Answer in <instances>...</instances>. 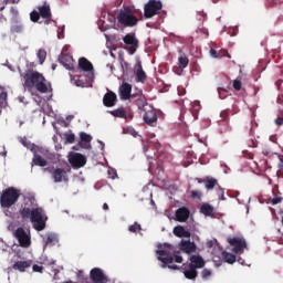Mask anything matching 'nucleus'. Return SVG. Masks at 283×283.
I'll return each mask as SVG.
<instances>
[{
	"label": "nucleus",
	"instance_id": "1",
	"mask_svg": "<svg viewBox=\"0 0 283 283\" xmlns=\"http://www.w3.org/2000/svg\"><path fill=\"white\" fill-rule=\"evenodd\" d=\"M24 81L23 86L27 90H36L40 94H48L52 90V84L45 78L43 73H39L34 70H27L22 74Z\"/></svg>",
	"mask_w": 283,
	"mask_h": 283
},
{
	"label": "nucleus",
	"instance_id": "2",
	"mask_svg": "<svg viewBox=\"0 0 283 283\" xmlns=\"http://www.w3.org/2000/svg\"><path fill=\"white\" fill-rule=\"evenodd\" d=\"M157 255L159 262H163V269H171L172 271H178V265L174 264H182V256L180 255V251H175L174 248L169 243H165L164 245H159V250H157Z\"/></svg>",
	"mask_w": 283,
	"mask_h": 283
},
{
	"label": "nucleus",
	"instance_id": "3",
	"mask_svg": "<svg viewBox=\"0 0 283 283\" xmlns=\"http://www.w3.org/2000/svg\"><path fill=\"white\" fill-rule=\"evenodd\" d=\"M19 198H21V190L9 187L0 195V206L2 209H10L15 202H19Z\"/></svg>",
	"mask_w": 283,
	"mask_h": 283
},
{
	"label": "nucleus",
	"instance_id": "4",
	"mask_svg": "<svg viewBox=\"0 0 283 283\" xmlns=\"http://www.w3.org/2000/svg\"><path fill=\"white\" fill-rule=\"evenodd\" d=\"M117 21L124 28H134L138 25V18L134 15V12L129 9V7L122 10L117 15Z\"/></svg>",
	"mask_w": 283,
	"mask_h": 283
},
{
	"label": "nucleus",
	"instance_id": "5",
	"mask_svg": "<svg viewBox=\"0 0 283 283\" xmlns=\"http://www.w3.org/2000/svg\"><path fill=\"white\" fill-rule=\"evenodd\" d=\"M44 171H48V174H51L53 182H69L70 177L67 176V171L70 169L65 168H54V166L48 167L44 169Z\"/></svg>",
	"mask_w": 283,
	"mask_h": 283
},
{
	"label": "nucleus",
	"instance_id": "6",
	"mask_svg": "<svg viewBox=\"0 0 283 283\" xmlns=\"http://www.w3.org/2000/svg\"><path fill=\"white\" fill-rule=\"evenodd\" d=\"M161 10H163V2L153 0L145 6L144 15L146 19H151V17H156V14H160Z\"/></svg>",
	"mask_w": 283,
	"mask_h": 283
},
{
	"label": "nucleus",
	"instance_id": "7",
	"mask_svg": "<svg viewBox=\"0 0 283 283\" xmlns=\"http://www.w3.org/2000/svg\"><path fill=\"white\" fill-rule=\"evenodd\" d=\"M13 235L18 240L20 247H22L23 249H28V247L32 244V239L30 234H28V232L23 228H18L13 232Z\"/></svg>",
	"mask_w": 283,
	"mask_h": 283
},
{
	"label": "nucleus",
	"instance_id": "8",
	"mask_svg": "<svg viewBox=\"0 0 283 283\" xmlns=\"http://www.w3.org/2000/svg\"><path fill=\"white\" fill-rule=\"evenodd\" d=\"M228 242L230 243V247H233V253H237V255H242V253H244V249H247V240H244V238H228Z\"/></svg>",
	"mask_w": 283,
	"mask_h": 283
},
{
	"label": "nucleus",
	"instance_id": "9",
	"mask_svg": "<svg viewBox=\"0 0 283 283\" xmlns=\"http://www.w3.org/2000/svg\"><path fill=\"white\" fill-rule=\"evenodd\" d=\"M69 163L73 169H81L87 164V159L81 153H72L69 157Z\"/></svg>",
	"mask_w": 283,
	"mask_h": 283
},
{
	"label": "nucleus",
	"instance_id": "10",
	"mask_svg": "<svg viewBox=\"0 0 283 283\" xmlns=\"http://www.w3.org/2000/svg\"><path fill=\"white\" fill-rule=\"evenodd\" d=\"M123 42L125 45H128L129 54H136V50H138V39H136V33H127L123 38Z\"/></svg>",
	"mask_w": 283,
	"mask_h": 283
},
{
	"label": "nucleus",
	"instance_id": "11",
	"mask_svg": "<svg viewBox=\"0 0 283 283\" xmlns=\"http://www.w3.org/2000/svg\"><path fill=\"white\" fill-rule=\"evenodd\" d=\"M90 280L93 283H107V275L101 270V268H94L90 272Z\"/></svg>",
	"mask_w": 283,
	"mask_h": 283
},
{
	"label": "nucleus",
	"instance_id": "12",
	"mask_svg": "<svg viewBox=\"0 0 283 283\" xmlns=\"http://www.w3.org/2000/svg\"><path fill=\"white\" fill-rule=\"evenodd\" d=\"M179 251H182V253H187L188 255H191V253H196L198 251V245H196V242H191V240H185L182 239L179 242Z\"/></svg>",
	"mask_w": 283,
	"mask_h": 283
},
{
	"label": "nucleus",
	"instance_id": "13",
	"mask_svg": "<svg viewBox=\"0 0 283 283\" xmlns=\"http://www.w3.org/2000/svg\"><path fill=\"white\" fill-rule=\"evenodd\" d=\"M143 118L144 123L149 125V127H156L158 125V115L156 114L155 109L147 111Z\"/></svg>",
	"mask_w": 283,
	"mask_h": 283
},
{
	"label": "nucleus",
	"instance_id": "14",
	"mask_svg": "<svg viewBox=\"0 0 283 283\" xmlns=\"http://www.w3.org/2000/svg\"><path fill=\"white\" fill-rule=\"evenodd\" d=\"M190 211L187 207H181L176 210V220L177 222H187L189 220Z\"/></svg>",
	"mask_w": 283,
	"mask_h": 283
},
{
	"label": "nucleus",
	"instance_id": "15",
	"mask_svg": "<svg viewBox=\"0 0 283 283\" xmlns=\"http://www.w3.org/2000/svg\"><path fill=\"white\" fill-rule=\"evenodd\" d=\"M119 96L122 101H129L132 98V84L123 83L119 87Z\"/></svg>",
	"mask_w": 283,
	"mask_h": 283
},
{
	"label": "nucleus",
	"instance_id": "16",
	"mask_svg": "<svg viewBox=\"0 0 283 283\" xmlns=\"http://www.w3.org/2000/svg\"><path fill=\"white\" fill-rule=\"evenodd\" d=\"M184 275L187 280H196L198 277V270L189 264H182Z\"/></svg>",
	"mask_w": 283,
	"mask_h": 283
},
{
	"label": "nucleus",
	"instance_id": "17",
	"mask_svg": "<svg viewBox=\"0 0 283 283\" xmlns=\"http://www.w3.org/2000/svg\"><path fill=\"white\" fill-rule=\"evenodd\" d=\"M117 96L116 93L108 91L103 97V104L105 107H114L116 105Z\"/></svg>",
	"mask_w": 283,
	"mask_h": 283
},
{
	"label": "nucleus",
	"instance_id": "18",
	"mask_svg": "<svg viewBox=\"0 0 283 283\" xmlns=\"http://www.w3.org/2000/svg\"><path fill=\"white\" fill-rule=\"evenodd\" d=\"M60 63L66 67V70H72L74 67V57L70 54H61L59 57Z\"/></svg>",
	"mask_w": 283,
	"mask_h": 283
},
{
	"label": "nucleus",
	"instance_id": "19",
	"mask_svg": "<svg viewBox=\"0 0 283 283\" xmlns=\"http://www.w3.org/2000/svg\"><path fill=\"white\" fill-rule=\"evenodd\" d=\"M188 266H192L195 269H203L205 266V259L200 256V254H193L190 256V263Z\"/></svg>",
	"mask_w": 283,
	"mask_h": 283
},
{
	"label": "nucleus",
	"instance_id": "20",
	"mask_svg": "<svg viewBox=\"0 0 283 283\" xmlns=\"http://www.w3.org/2000/svg\"><path fill=\"white\" fill-rule=\"evenodd\" d=\"M178 65L179 66H175L174 67V72L178 75L182 74V70H185V67H187L189 65V57L181 55L178 59Z\"/></svg>",
	"mask_w": 283,
	"mask_h": 283
},
{
	"label": "nucleus",
	"instance_id": "21",
	"mask_svg": "<svg viewBox=\"0 0 283 283\" xmlns=\"http://www.w3.org/2000/svg\"><path fill=\"white\" fill-rule=\"evenodd\" d=\"M30 266H32V260L29 261H17L12 269L14 271H20V273H25L27 269H30Z\"/></svg>",
	"mask_w": 283,
	"mask_h": 283
},
{
	"label": "nucleus",
	"instance_id": "22",
	"mask_svg": "<svg viewBox=\"0 0 283 283\" xmlns=\"http://www.w3.org/2000/svg\"><path fill=\"white\" fill-rule=\"evenodd\" d=\"M78 67L80 70H83V72H94V65L86 57H81L78 60Z\"/></svg>",
	"mask_w": 283,
	"mask_h": 283
},
{
	"label": "nucleus",
	"instance_id": "23",
	"mask_svg": "<svg viewBox=\"0 0 283 283\" xmlns=\"http://www.w3.org/2000/svg\"><path fill=\"white\" fill-rule=\"evenodd\" d=\"M172 233L176 238H191V232L187 231L182 226L175 227Z\"/></svg>",
	"mask_w": 283,
	"mask_h": 283
},
{
	"label": "nucleus",
	"instance_id": "24",
	"mask_svg": "<svg viewBox=\"0 0 283 283\" xmlns=\"http://www.w3.org/2000/svg\"><path fill=\"white\" fill-rule=\"evenodd\" d=\"M136 81L137 83H145V81H147V73L143 70V64L140 62L137 63Z\"/></svg>",
	"mask_w": 283,
	"mask_h": 283
},
{
	"label": "nucleus",
	"instance_id": "25",
	"mask_svg": "<svg viewBox=\"0 0 283 283\" xmlns=\"http://www.w3.org/2000/svg\"><path fill=\"white\" fill-rule=\"evenodd\" d=\"M38 10L42 19H52V11L50 10V6L48 3L38 7Z\"/></svg>",
	"mask_w": 283,
	"mask_h": 283
},
{
	"label": "nucleus",
	"instance_id": "26",
	"mask_svg": "<svg viewBox=\"0 0 283 283\" xmlns=\"http://www.w3.org/2000/svg\"><path fill=\"white\" fill-rule=\"evenodd\" d=\"M19 213H20L22 220L27 221V220H30V218L32 216V209L30 207H28L27 205H24L20 208Z\"/></svg>",
	"mask_w": 283,
	"mask_h": 283
},
{
	"label": "nucleus",
	"instance_id": "27",
	"mask_svg": "<svg viewBox=\"0 0 283 283\" xmlns=\"http://www.w3.org/2000/svg\"><path fill=\"white\" fill-rule=\"evenodd\" d=\"M33 165L36 167H48V160H45L41 155L34 154L32 159Z\"/></svg>",
	"mask_w": 283,
	"mask_h": 283
},
{
	"label": "nucleus",
	"instance_id": "28",
	"mask_svg": "<svg viewBox=\"0 0 283 283\" xmlns=\"http://www.w3.org/2000/svg\"><path fill=\"white\" fill-rule=\"evenodd\" d=\"M135 105L136 107L139 109V112H145V107H147L149 105V103L147 102V98L139 96L137 99H135Z\"/></svg>",
	"mask_w": 283,
	"mask_h": 283
},
{
	"label": "nucleus",
	"instance_id": "29",
	"mask_svg": "<svg viewBox=\"0 0 283 283\" xmlns=\"http://www.w3.org/2000/svg\"><path fill=\"white\" fill-rule=\"evenodd\" d=\"M43 218V210L41 208L32 209L30 220L31 222H35L36 220H41Z\"/></svg>",
	"mask_w": 283,
	"mask_h": 283
},
{
	"label": "nucleus",
	"instance_id": "30",
	"mask_svg": "<svg viewBox=\"0 0 283 283\" xmlns=\"http://www.w3.org/2000/svg\"><path fill=\"white\" fill-rule=\"evenodd\" d=\"M200 211H201V213H203V216L211 217V216H213L214 209H213V206H211L209 203H203L200 208Z\"/></svg>",
	"mask_w": 283,
	"mask_h": 283
},
{
	"label": "nucleus",
	"instance_id": "31",
	"mask_svg": "<svg viewBox=\"0 0 283 283\" xmlns=\"http://www.w3.org/2000/svg\"><path fill=\"white\" fill-rule=\"evenodd\" d=\"M205 185H206V189H208V191H211V189H214L216 187H218V179L216 178H207L206 180H203Z\"/></svg>",
	"mask_w": 283,
	"mask_h": 283
},
{
	"label": "nucleus",
	"instance_id": "32",
	"mask_svg": "<svg viewBox=\"0 0 283 283\" xmlns=\"http://www.w3.org/2000/svg\"><path fill=\"white\" fill-rule=\"evenodd\" d=\"M112 116H115V118H125L127 119V112H125V108H117L111 112Z\"/></svg>",
	"mask_w": 283,
	"mask_h": 283
},
{
	"label": "nucleus",
	"instance_id": "33",
	"mask_svg": "<svg viewBox=\"0 0 283 283\" xmlns=\"http://www.w3.org/2000/svg\"><path fill=\"white\" fill-rule=\"evenodd\" d=\"M221 256L223 258L224 262H227L228 264H234V262H235V255L231 254L227 251H223L221 253Z\"/></svg>",
	"mask_w": 283,
	"mask_h": 283
},
{
	"label": "nucleus",
	"instance_id": "34",
	"mask_svg": "<svg viewBox=\"0 0 283 283\" xmlns=\"http://www.w3.org/2000/svg\"><path fill=\"white\" fill-rule=\"evenodd\" d=\"M59 242V237L54 233H48L45 238V244L54 245Z\"/></svg>",
	"mask_w": 283,
	"mask_h": 283
},
{
	"label": "nucleus",
	"instance_id": "35",
	"mask_svg": "<svg viewBox=\"0 0 283 283\" xmlns=\"http://www.w3.org/2000/svg\"><path fill=\"white\" fill-rule=\"evenodd\" d=\"M32 224L35 231H43V229H45V220H43V217L36 221H33Z\"/></svg>",
	"mask_w": 283,
	"mask_h": 283
},
{
	"label": "nucleus",
	"instance_id": "36",
	"mask_svg": "<svg viewBox=\"0 0 283 283\" xmlns=\"http://www.w3.org/2000/svg\"><path fill=\"white\" fill-rule=\"evenodd\" d=\"M36 56L39 59L40 65H43V63H45V59H48V52L44 49H40L36 53Z\"/></svg>",
	"mask_w": 283,
	"mask_h": 283
},
{
	"label": "nucleus",
	"instance_id": "37",
	"mask_svg": "<svg viewBox=\"0 0 283 283\" xmlns=\"http://www.w3.org/2000/svg\"><path fill=\"white\" fill-rule=\"evenodd\" d=\"M10 30L12 34H21V32H23V24H21V22H17L15 24L11 25Z\"/></svg>",
	"mask_w": 283,
	"mask_h": 283
},
{
	"label": "nucleus",
	"instance_id": "38",
	"mask_svg": "<svg viewBox=\"0 0 283 283\" xmlns=\"http://www.w3.org/2000/svg\"><path fill=\"white\" fill-rule=\"evenodd\" d=\"M119 61H120V66H122V70H123V73L124 74H129V63L125 62V59H123V56L119 57Z\"/></svg>",
	"mask_w": 283,
	"mask_h": 283
},
{
	"label": "nucleus",
	"instance_id": "39",
	"mask_svg": "<svg viewBox=\"0 0 283 283\" xmlns=\"http://www.w3.org/2000/svg\"><path fill=\"white\" fill-rule=\"evenodd\" d=\"M30 19L33 23H38L39 19H41V13H39L38 11H32L30 13Z\"/></svg>",
	"mask_w": 283,
	"mask_h": 283
},
{
	"label": "nucleus",
	"instance_id": "40",
	"mask_svg": "<svg viewBox=\"0 0 283 283\" xmlns=\"http://www.w3.org/2000/svg\"><path fill=\"white\" fill-rule=\"evenodd\" d=\"M6 101H8V92L2 91L0 93V107H3V105H6Z\"/></svg>",
	"mask_w": 283,
	"mask_h": 283
},
{
	"label": "nucleus",
	"instance_id": "41",
	"mask_svg": "<svg viewBox=\"0 0 283 283\" xmlns=\"http://www.w3.org/2000/svg\"><path fill=\"white\" fill-rule=\"evenodd\" d=\"M190 197L192 198V200H200V198H202V192L198 190H192L190 192Z\"/></svg>",
	"mask_w": 283,
	"mask_h": 283
},
{
	"label": "nucleus",
	"instance_id": "42",
	"mask_svg": "<svg viewBox=\"0 0 283 283\" xmlns=\"http://www.w3.org/2000/svg\"><path fill=\"white\" fill-rule=\"evenodd\" d=\"M80 138L82 143H92V137L87 135L86 133H81Z\"/></svg>",
	"mask_w": 283,
	"mask_h": 283
},
{
	"label": "nucleus",
	"instance_id": "43",
	"mask_svg": "<svg viewBox=\"0 0 283 283\" xmlns=\"http://www.w3.org/2000/svg\"><path fill=\"white\" fill-rule=\"evenodd\" d=\"M233 88L237 91V92H240V90H242V81L237 78L233 81Z\"/></svg>",
	"mask_w": 283,
	"mask_h": 283
},
{
	"label": "nucleus",
	"instance_id": "44",
	"mask_svg": "<svg viewBox=\"0 0 283 283\" xmlns=\"http://www.w3.org/2000/svg\"><path fill=\"white\" fill-rule=\"evenodd\" d=\"M65 136L66 143L70 145L74 144V140H76V136L74 134H66Z\"/></svg>",
	"mask_w": 283,
	"mask_h": 283
},
{
	"label": "nucleus",
	"instance_id": "45",
	"mask_svg": "<svg viewBox=\"0 0 283 283\" xmlns=\"http://www.w3.org/2000/svg\"><path fill=\"white\" fill-rule=\"evenodd\" d=\"M128 231H130V233H136V231H140V224L135 223L129 226Z\"/></svg>",
	"mask_w": 283,
	"mask_h": 283
},
{
	"label": "nucleus",
	"instance_id": "46",
	"mask_svg": "<svg viewBox=\"0 0 283 283\" xmlns=\"http://www.w3.org/2000/svg\"><path fill=\"white\" fill-rule=\"evenodd\" d=\"M201 276L203 280H208V277H211V270L203 269L201 272Z\"/></svg>",
	"mask_w": 283,
	"mask_h": 283
},
{
	"label": "nucleus",
	"instance_id": "47",
	"mask_svg": "<svg viewBox=\"0 0 283 283\" xmlns=\"http://www.w3.org/2000/svg\"><path fill=\"white\" fill-rule=\"evenodd\" d=\"M108 177L112 178V180H115L118 178V174L116 172V169H108Z\"/></svg>",
	"mask_w": 283,
	"mask_h": 283
},
{
	"label": "nucleus",
	"instance_id": "48",
	"mask_svg": "<svg viewBox=\"0 0 283 283\" xmlns=\"http://www.w3.org/2000/svg\"><path fill=\"white\" fill-rule=\"evenodd\" d=\"M217 193L219 196V198H221V200H224V189H222V187H220V185L217 186Z\"/></svg>",
	"mask_w": 283,
	"mask_h": 283
},
{
	"label": "nucleus",
	"instance_id": "49",
	"mask_svg": "<svg viewBox=\"0 0 283 283\" xmlns=\"http://www.w3.org/2000/svg\"><path fill=\"white\" fill-rule=\"evenodd\" d=\"M32 270H33L34 273H43V266L39 265V264H34L32 266Z\"/></svg>",
	"mask_w": 283,
	"mask_h": 283
},
{
	"label": "nucleus",
	"instance_id": "50",
	"mask_svg": "<svg viewBox=\"0 0 283 283\" xmlns=\"http://www.w3.org/2000/svg\"><path fill=\"white\" fill-rule=\"evenodd\" d=\"M220 116L222 120H227V118H229V111H222Z\"/></svg>",
	"mask_w": 283,
	"mask_h": 283
},
{
	"label": "nucleus",
	"instance_id": "51",
	"mask_svg": "<svg viewBox=\"0 0 283 283\" xmlns=\"http://www.w3.org/2000/svg\"><path fill=\"white\" fill-rule=\"evenodd\" d=\"M210 54L213 59H219L220 57V54H218V51H216V49H211Z\"/></svg>",
	"mask_w": 283,
	"mask_h": 283
},
{
	"label": "nucleus",
	"instance_id": "52",
	"mask_svg": "<svg viewBox=\"0 0 283 283\" xmlns=\"http://www.w3.org/2000/svg\"><path fill=\"white\" fill-rule=\"evenodd\" d=\"M280 202H282L281 197H275V198L272 199V205H280Z\"/></svg>",
	"mask_w": 283,
	"mask_h": 283
},
{
	"label": "nucleus",
	"instance_id": "53",
	"mask_svg": "<svg viewBox=\"0 0 283 283\" xmlns=\"http://www.w3.org/2000/svg\"><path fill=\"white\" fill-rule=\"evenodd\" d=\"M275 125L282 126L283 125V117H277L275 119Z\"/></svg>",
	"mask_w": 283,
	"mask_h": 283
},
{
	"label": "nucleus",
	"instance_id": "54",
	"mask_svg": "<svg viewBox=\"0 0 283 283\" xmlns=\"http://www.w3.org/2000/svg\"><path fill=\"white\" fill-rule=\"evenodd\" d=\"M207 248L208 249H213V241H208L207 242Z\"/></svg>",
	"mask_w": 283,
	"mask_h": 283
},
{
	"label": "nucleus",
	"instance_id": "55",
	"mask_svg": "<svg viewBox=\"0 0 283 283\" xmlns=\"http://www.w3.org/2000/svg\"><path fill=\"white\" fill-rule=\"evenodd\" d=\"M103 209H104V211H108L109 210V206L107 203H104L103 205Z\"/></svg>",
	"mask_w": 283,
	"mask_h": 283
},
{
	"label": "nucleus",
	"instance_id": "56",
	"mask_svg": "<svg viewBox=\"0 0 283 283\" xmlns=\"http://www.w3.org/2000/svg\"><path fill=\"white\" fill-rule=\"evenodd\" d=\"M21 143H22V145H23L24 147H28V140H27V139H22Z\"/></svg>",
	"mask_w": 283,
	"mask_h": 283
},
{
	"label": "nucleus",
	"instance_id": "57",
	"mask_svg": "<svg viewBox=\"0 0 283 283\" xmlns=\"http://www.w3.org/2000/svg\"><path fill=\"white\" fill-rule=\"evenodd\" d=\"M192 116H193L195 120L198 119V112H192Z\"/></svg>",
	"mask_w": 283,
	"mask_h": 283
},
{
	"label": "nucleus",
	"instance_id": "58",
	"mask_svg": "<svg viewBox=\"0 0 283 283\" xmlns=\"http://www.w3.org/2000/svg\"><path fill=\"white\" fill-rule=\"evenodd\" d=\"M193 107L196 108V112H198V109H200V104H195Z\"/></svg>",
	"mask_w": 283,
	"mask_h": 283
},
{
	"label": "nucleus",
	"instance_id": "59",
	"mask_svg": "<svg viewBox=\"0 0 283 283\" xmlns=\"http://www.w3.org/2000/svg\"><path fill=\"white\" fill-rule=\"evenodd\" d=\"M78 277H80V279L83 277V271H80V272H78Z\"/></svg>",
	"mask_w": 283,
	"mask_h": 283
},
{
	"label": "nucleus",
	"instance_id": "60",
	"mask_svg": "<svg viewBox=\"0 0 283 283\" xmlns=\"http://www.w3.org/2000/svg\"><path fill=\"white\" fill-rule=\"evenodd\" d=\"M127 118H134V115L129 114V115H126Z\"/></svg>",
	"mask_w": 283,
	"mask_h": 283
},
{
	"label": "nucleus",
	"instance_id": "61",
	"mask_svg": "<svg viewBox=\"0 0 283 283\" xmlns=\"http://www.w3.org/2000/svg\"><path fill=\"white\" fill-rule=\"evenodd\" d=\"M40 151L45 156V150H43V148H41Z\"/></svg>",
	"mask_w": 283,
	"mask_h": 283
},
{
	"label": "nucleus",
	"instance_id": "62",
	"mask_svg": "<svg viewBox=\"0 0 283 283\" xmlns=\"http://www.w3.org/2000/svg\"><path fill=\"white\" fill-rule=\"evenodd\" d=\"M218 1H220V0H212V3H218Z\"/></svg>",
	"mask_w": 283,
	"mask_h": 283
},
{
	"label": "nucleus",
	"instance_id": "63",
	"mask_svg": "<svg viewBox=\"0 0 283 283\" xmlns=\"http://www.w3.org/2000/svg\"><path fill=\"white\" fill-rule=\"evenodd\" d=\"M263 154H264V156H269V151H265V153L263 151Z\"/></svg>",
	"mask_w": 283,
	"mask_h": 283
},
{
	"label": "nucleus",
	"instance_id": "64",
	"mask_svg": "<svg viewBox=\"0 0 283 283\" xmlns=\"http://www.w3.org/2000/svg\"><path fill=\"white\" fill-rule=\"evenodd\" d=\"M87 280H88V279L86 277V279H85V283H90V282H87Z\"/></svg>",
	"mask_w": 283,
	"mask_h": 283
}]
</instances>
